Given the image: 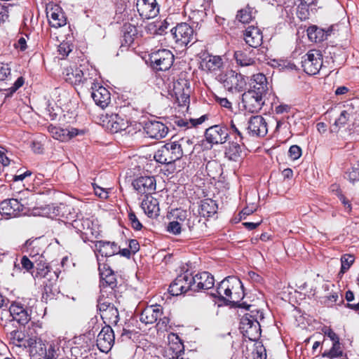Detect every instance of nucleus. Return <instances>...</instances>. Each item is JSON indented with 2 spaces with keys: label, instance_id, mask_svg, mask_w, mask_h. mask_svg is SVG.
Instances as JSON below:
<instances>
[{
  "label": "nucleus",
  "instance_id": "obj_35",
  "mask_svg": "<svg viewBox=\"0 0 359 359\" xmlns=\"http://www.w3.org/2000/svg\"><path fill=\"white\" fill-rule=\"evenodd\" d=\"M25 247L32 258H34L37 255L41 256L43 252V250L41 247L40 238L27 240L25 242Z\"/></svg>",
  "mask_w": 359,
  "mask_h": 359
},
{
  "label": "nucleus",
  "instance_id": "obj_2",
  "mask_svg": "<svg viewBox=\"0 0 359 359\" xmlns=\"http://www.w3.org/2000/svg\"><path fill=\"white\" fill-rule=\"evenodd\" d=\"M35 278L43 279V292L42 298L46 301L52 299L58 293L55 282L57 276L48 266H42L36 269Z\"/></svg>",
  "mask_w": 359,
  "mask_h": 359
},
{
  "label": "nucleus",
  "instance_id": "obj_27",
  "mask_svg": "<svg viewBox=\"0 0 359 359\" xmlns=\"http://www.w3.org/2000/svg\"><path fill=\"white\" fill-rule=\"evenodd\" d=\"M176 341H170L164 351L165 359H189L184 357V348L183 343L176 337Z\"/></svg>",
  "mask_w": 359,
  "mask_h": 359
},
{
  "label": "nucleus",
  "instance_id": "obj_9",
  "mask_svg": "<svg viewBox=\"0 0 359 359\" xmlns=\"http://www.w3.org/2000/svg\"><path fill=\"white\" fill-rule=\"evenodd\" d=\"M266 95L259 94L255 90H248L242 95L243 106L246 111L257 113L264 104V97Z\"/></svg>",
  "mask_w": 359,
  "mask_h": 359
},
{
  "label": "nucleus",
  "instance_id": "obj_58",
  "mask_svg": "<svg viewBox=\"0 0 359 359\" xmlns=\"http://www.w3.org/2000/svg\"><path fill=\"white\" fill-rule=\"evenodd\" d=\"M233 296H232V290L230 283V280L229 281V285L226 287V291L224 294V297H222V303L224 305H230L233 304Z\"/></svg>",
  "mask_w": 359,
  "mask_h": 359
},
{
  "label": "nucleus",
  "instance_id": "obj_15",
  "mask_svg": "<svg viewBox=\"0 0 359 359\" xmlns=\"http://www.w3.org/2000/svg\"><path fill=\"white\" fill-rule=\"evenodd\" d=\"M114 333L109 325L102 327L97 337V346L104 353L111 350L114 344Z\"/></svg>",
  "mask_w": 359,
  "mask_h": 359
},
{
  "label": "nucleus",
  "instance_id": "obj_28",
  "mask_svg": "<svg viewBox=\"0 0 359 359\" xmlns=\"http://www.w3.org/2000/svg\"><path fill=\"white\" fill-rule=\"evenodd\" d=\"M332 29V26L327 28H320L316 25H312L308 27L307 35L311 41L319 43L326 40L331 34Z\"/></svg>",
  "mask_w": 359,
  "mask_h": 359
},
{
  "label": "nucleus",
  "instance_id": "obj_57",
  "mask_svg": "<svg viewBox=\"0 0 359 359\" xmlns=\"http://www.w3.org/2000/svg\"><path fill=\"white\" fill-rule=\"evenodd\" d=\"M128 219L130 222V224H131V226L135 229V230H140L142 229V224H141V222L139 221L138 218L137 217L136 215L135 214L134 212L133 211H130L129 213H128Z\"/></svg>",
  "mask_w": 359,
  "mask_h": 359
},
{
  "label": "nucleus",
  "instance_id": "obj_53",
  "mask_svg": "<svg viewBox=\"0 0 359 359\" xmlns=\"http://www.w3.org/2000/svg\"><path fill=\"white\" fill-rule=\"evenodd\" d=\"M176 100L180 107H185L189 104V95L184 92H175Z\"/></svg>",
  "mask_w": 359,
  "mask_h": 359
},
{
  "label": "nucleus",
  "instance_id": "obj_51",
  "mask_svg": "<svg viewBox=\"0 0 359 359\" xmlns=\"http://www.w3.org/2000/svg\"><path fill=\"white\" fill-rule=\"evenodd\" d=\"M346 175L350 182H354L359 180V161L353 164L351 170L346 172Z\"/></svg>",
  "mask_w": 359,
  "mask_h": 359
},
{
  "label": "nucleus",
  "instance_id": "obj_23",
  "mask_svg": "<svg viewBox=\"0 0 359 359\" xmlns=\"http://www.w3.org/2000/svg\"><path fill=\"white\" fill-rule=\"evenodd\" d=\"M243 39L246 44L256 49L262 43L263 36L261 30L256 26H248L243 31Z\"/></svg>",
  "mask_w": 359,
  "mask_h": 359
},
{
  "label": "nucleus",
  "instance_id": "obj_55",
  "mask_svg": "<svg viewBox=\"0 0 359 359\" xmlns=\"http://www.w3.org/2000/svg\"><path fill=\"white\" fill-rule=\"evenodd\" d=\"M182 226L183 224L180 222L172 221L168 224L167 226V231L170 233L177 235L180 233Z\"/></svg>",
  "mask_w": 359,
  "mask_h": 359
},
{
  "label": "nucleus",
  "instance_id": "obj_34",
  "mask_svg": "<svg viewBox=\"0 0 359 359\" xmlns=\"http://www.w3.org/2000/svg\"><path fill=\"white\" fill-rule=\"evenodd\" d=\"M230 283L232 290L233 304L238 303L244 297L243 285L241 280L236 277L230 278Z\"/></svg>",
  "mask_w": 359,
  "mask_h": 359
},
{
  "label": "nucleus",
  "instance_id": "obj_63",
  "mask_svg": "<svg viewBox=\"0 0 359 359\" xmlns=\"http://www.w3.org/2000/svg\"><path fill=\"white\" fill-rule=\"evenodd\" d=\"M309 7L310 6L298 4L297 13H298L300 19L306 20V18H308V16L309 15Z\"/></svg>",
  "mask_w": 359,
  "mask_h": 359
},
{
  "label": "nucleus",
  "instance_id": "obj_48",
  "mask_svg": "<svg viewBox=\"0 0 359 359\" xmlns=\"http://www.w3.org/2000/svg\"><path fill=\"white\" fill-rule=\"evenodd\" d=\"M354 257L351 255L346 254L343 255L341 258V266L340 273L346 272L354 262Z\"/></svg>",
  "mask_w": 359,
  "mask_h": 359
},
{
  "label": "nucleus",
  "instance_id": "obj_29",
  "mask_svg": "<svg viewBox=\"0 0 359 359\" xmlns=\"http://www.w3.org/2000/svg\"><path fill=\"white\" fill-rule=\"evenodd\" d=\"M194 292L201 290H208L212 288L215 284V279L212 275L209 272L203 271L194 276Z\"/></svg>",
  "mask_w": 359,
  "mask_h": 359
},
{
  "label": "nucleus",
  "instance_id": "obj_32",
  "mask_svg": "<svg viewBox=\"0 0 359 359\" xmlns=\"http://www.w3.org/2000/svg\"><path fill=\"white\" fill-rule=\"evenodd\" d=\"M222 65V60L219 56L204 55L202 58L200 66L203 70L213 72L219 69Z\"/></svg>",
  "mask_w": 359,
  "mask_h": 359
},
{
  "label": "nucleus",
  "instance_id": "obj_61",
  "mask_svg": "<svg viewBox=\"0 0 359 359\" xmlns=\"http://www.w3.org/2000/svg\"><path fill=\"white\" fill-rule=\"evenodd\" d=\"M11 72L8 64L0 63V81L6 80L11 76Z\"/></svg>",
  "mask_w": 359,
  "mask_h": 359
},
{
  "label": "nucleus",
  "instance_id": "obj_24",
  "mask_svg": "<svg viewBox=\"0 0 359 359\" xmlns=\"http://www.w3.org/2000/svg\"><path fill=\"white\" fill-rule=\"evenodd\" d=\"M163 314V309L160 305L147 306L140 313V320L145 325L156 323Z\"/></svg>",
  "mask_w": 359,
  "mask_h": 359
},
{
  "label": "nucleus",
  "instance_id": "obj_18",
  "mask_svg": "<svg viewBox=\"0 0 359 359\" xmlns=\"http://www.w3.org/2000/svg\"><path fill=\"white\" fill-rule=\"evenodd\" d=\"M144 129L149 137L156 140L165 137L168 132V128L164 123L156 120L148 121Z\"/></svg>",
  "mask_w": 359,
  "mask_h": 359
},
{
  "label": "nucleus",
  "instance_id": "obj_8",
  "mask_svg": "<svg viewBox=\"0 0 359 359\" xmlns=\"http://www.w3.org/2000/svg\"><path fill=\"white\" fill-rule=\"evenodd\" d=\"M171 35L175 39V43L180 47L187 46L194 39V31L193 28L186 22L177 24L171 30Z\"/></svg>",
  "mask_w": 359,
  "mask_h": 359
},
{
  "label": "nucleus",
  "instance_id": "obj_43",
  "mask_svg": "<svg viewBox=\"0 0 359 359\" xmlns=\"http://www.w3.org/2000/svg\"><path fill=\"white\" fill-rule=\"evenodd\" d=\"M10 343L18 346L22 347L25 346L26 334L24 332L20 330H14L9 333Z\"/></svg>",
  "mask_w": 359,
  "mask_h": 359
},
{
  "label": "nucleus",
  "instance_id": "obj_56",
  "mask_svg": "<svg viewBox=\"0 0 359 359\" xmlns=\"http://www.w3.org/2000/svg\"><path fill=\"white\" fill-rule=\"evenodd\" d=\"M212 169H218L220 170V165L216 161H208L206 164L208 175L212 178H215L219 174L214 173ZM216 172H217V171Z\"/></svg>",
  "mask_w": 359,
  "mask_h": 359
},
{
  "label": "nucleus",
  "instance_id": "obj_30",
  "mask_svg": "<svg viewBox=\"0 0 359 359\" xmlns=\"http://www.w3.org/2000/svg\"><path fill=\"white\" fill-rule=\"evenodd\" d=\"M141 208L149 217H157L159 215L158 201L151 195L145 196V198L142 201Z\"/></svg>",
  "mask_w": 359,
  "mask_h": 359
},
{
  "label": "nucleus",
  "instance_id": "obj_59",
  "mask_svg": "<svg viewBox=\"0 0 359 359\" xmlns=\"http://www.w3.org/2000/svg\"><path fill=\"white\" fill-rule=\"evenodd\" d=\"M288 154L292 160H297L302 156V149L298 145H292L289 149Z\"/></svg>",
  "mask_w": 359,
  "mask_h": 359
},
{
  "label": "nucleus",
  "instance_id": "obj_44",
  "mask_svg": "<svg viewBox=\"0 0 359 359\" xmlns=\"http://www.w3.org/2000/svg\"><path fill=\"white\" fill-rule=\"evenodd\" d=\"M83 73V81L81 83L83 84H90L91 86L97 87V85L99 83H95L97 76V71L95 69L90 67V68L82 69Z\"/></svg>",
  "mask_w": 359,
  "mask_h": 359
},
{
  "label": "nucleus",
  "instance_id": "obj_50",
  "mask_svg": "<svg viewBox=\"0 0 359 359\" xmlns=\"http://www.w3.org/2000/svg\"><path fill=\"white\" fill-rule=\"evenodd\" d=\"M230 278H231V276H229L224 278L222 281L220 282L218 287H217V297H218L219 301L221 302H222V297H224L226 287L229 285Z\"/></svg>",
  "mask_w": 359,
  "mask_h": 359
},
{
  "label": "nucleus",
  "instance_id": "obj_13",
  "mask_svg": "<svg viewBox=\"0 0 359 359\" xmlns=\"http://www.w3.org/2000/svg\"><path fill=\"white\" fill-rule=\"evenodd\" d=\"M205 136L208 143L224 144L229 136V129L224 125H215L206 129Z\"/></svg>",
  "mask_w": 359,
  "mask_h": 359
},
{
  "label": "nucleus",
  "instance_id": "obj_45",
  "mask_svg": "<svg viewBox=\"0 0 359 359\" xmlns=\"http://www.w3.org/2000/svg\"><path fill=\"white\" fill-rule=\"evenodd\" d=\"M343 355V351L340 346L339 340L334 341L332 348L328 351H325L322 354L323 358L333 359L335 358H340Z\"/></svg>",
  "mask_w": 359,
  "mask_h": 359
},
{
  "label": "nucleus",
  "instance_id": "obj_14",
  "mask_svg": "<svg viewBox=\"0 0 359 359\" xmlns=\"http://www.w3.org/2000/svg\"><path fill=\"white\" fill-rule=\"evenodd\" d=\"M9 312L13 320L21 325H25L31 320V310L20 301L12 302Z\"/></svg>",
  "mask_w": 359,
  "mask_h": 359
},
{
  "label": "nucleus",
  "instance_id": "obj_7",
  "mask_svg": "<svg viewBox=\"0 0 359 359\" xmlns=\"http://www.w3.org/2000/svg\"><path fill=\"white\" fill-rule=\"evenodd\" d=\"M322 65L323 55L319 50H311L302 58V67L307 74H318Z\"/></svg>",
  "mask_w": 359,
  "mask_h": 359
},
{
  "label": "nucleus",
  "instance_id": "obj_22",
  "mask_svg": "<svg viewBox=\"0 0 359 359\" xmlns=\"http://www.w3.org/2000/svg\"><path fill=\"white\" fill-rule=\"evenodd\" d=\"M72 224L78 232L81 233L83 236H86V238H88L90 236H96L97 234L96 226L89 218H76L72 221Z\"/></svg>",
  "mask_w": 359,
  "mask_h": 359
},
{
  "label": "nucleus",
  "instance_id": "obj_11",
  "mask_svg": "<svg viewBox=\"0 0 359 359\" xmlns=\"http://www.w3.org/2000/svg\"><path fill=\"white\" fill-rule=\"evenodd\" d=\"M97 308L100 312V316L104 323L116 325L119 320L118 309L114 305L109 302L106 299H98Z\"/></svg>",
  "mask_w": 359,
  "mask_h": 359
},
{
  "label": "nucleus",
  "instance_id": "obj_17",
  "mask_svg": "<svg viewBox=\"0 0 359 359\" xmlns=\"http://www.w3.org/2000/svg\"><path fill=\"white\" fill-rule=\"evenodd\" d=\"M248 133L252 136L264 137L268 133L267 123L262 116H252L248 121Z\"/></svg>",
  "mask_w": 359,
  "mask_h": 359
},
{
  "label": "nucleus",
  "instance_id": "obj_64",
  "mask_svg": "<svg viewBox=\"0 0 359 359\" xmlns=\"http://www.w3.org/2000/svg\"><path fill=\"white\" fill-rule=\"evenodd\" d=\"M95 194L102 199H106L108 198V191L95 184H93Z\"/></svg>",
  "mask_w": 359,
  "mask_h": 359
},
{
  "label": "nucleus",
  "instance_id": "obj_42",
  "mask_svg": "<svg viewBox=\"0 0 359 359\" xmlns=\"http://www.w3.org/2000/svg\"><path fill=\"white\" fill-rule=\"evenodd\" d=\"M351 116L352 111H349V110H343L340 113L339 117L335 120L333 126H332L331 130L337 133L340 128L344 127L348 123Z\"/></svg>",
  "mask_w": 359,
  "mask_h": 359
},
{
  "label": "nucleus",
  "instance_id": "obj_47",
  "mask_svg": "<svg viewBox=\"0 0 359 359\" xmlns=\"http://www.w3.org/2000/svg\"><path fill=\"white\" fill-rule=\"evenodd\" d=\"M69 207L64 203H60L59 205L53 207V216L60 217L62 218L69 219L67 212H69Z\"/></svg>",
  "mask_w": 359,
  "mask_h": 359
},
{
  "label": "nucleus",
  "instance_id": "obj_12",
  "mask_svg": "<svg viewBox=\"0 0 359 359\" xmlns=\"http://www.w3.org/2000/svg\"><path fill=\"white\" fill-rule=\"evenodd\" d=\"M97 262L99 264V271L100 276V292L104 296V293L107 292V289H110L111 292L117 285L116 275L110 268H107L105 264L102 267L100 264L101 259L97 256Z\"/></svg>",
  "mask_w": 359,
  "mask_h": 359
},
{
  "label": "nucleus",
  "instance_id": "obj_38",
  "mask_svg": "<svg viewBox=\"0 0 359 359\" xmlns=\"http://www.w3.org/2000/svg\"><path fill=\"white\" fill-rule=\"evenodd\" d=\"M256 12L254 8L247 6L238 11L236 19L243 24L250 23L255 19Z\"/></svg>",
  "mask_w": 359,
  "mask_h": 359
},
{
  "label": "nucleus",
  "instance_id": "obj_20",
  "mask_svg": "<svg viewBox=\"0 0 359 359\" xmlns=\"http://www.w3.org/2000/svg\"><path fill=\"white\" fill-rule=\"evenodd\" d=\"M24 206L18 200L9 198L3 201L0 203V212L3 215L10 217H15L22 215Z\"/></svg>",
  "mask_w": 359,
  "mask_h": 359
},
{
  "label": "nucleus",
  "instance_id": "obj_36",
  "mask_svg": "<svg viewBox=\"0 0 359 359\" xmlns=\"http://www.w3.org/2000/svg\"><path fill=\"white\" fill-rule=\"evenodd\" d=\"M180 149V153L183 156L186 154H191L193 153L194 147V140L189 137H183L178 140L174 141Z\"/></svg>",
  "mask_w": 359,
  "mask_h": 359
},
{
  "label": "nucleus",
  "instance_id": "obj_10",
  "mask_svg": "<svg viewBox=\"0 0 359 359\" xmlns=\"http://www.w3.org/2000/svg\"><path fill=\"white\" fill-rule=\"evenodd\" d=\"M235 60L241 67H252L255 68L257 62L264 59V55L260 53L259 49H252L251 50L236 51L234 53Z\"/></svg>",
  "mask_w": 359,
  "mask_h": 359
},
{
  "label": "nucleus",
  "instance_id": "obj_31",
  "mask_svg": "<svg viewBox=\"0 0 359 359\" xmlns=\"http://www.w3.org/2000/svg\"><path fill=\"white\" fill-rule=\"evenodd\" d=\"M49 24L55 28L61 27L66 25L67 19L60 8H51L47 12Z\"/></svg>",
  "mask_w": 359,
  "mask_h": 359
},
{
  "label": "nucleus",
  "instance_id": "obj_5",
  "mask_svg": "<svg viewBox=\"0 0 359 359\" xmlns=\"http://www.w3.org/2000/svg\"><path fill=\"white\" fill-rule=\"evenodd\" d=\"M180 149L174 141H171L163 145L154 154L155 160L161 164H171L182 156Z\"/></svg>",
  "mask_w": 359,
  "mask_h": 359
},
{
  "label": "nucleus",
  "instance_id": "obj_1",
  "mask_svg": "<svg viewBox=\"0 0 359 359\" xmlns=\"http://www.w3.org/2000/svg\"><path fill=\"white\" fill-rule=\"evenodd\" d=\"M248 313L242 317L240 323V330L243 336L250 341H257L261 336L260 321L264 319L263 313L252 306L248 305Z\"/></svg>",
  "mask_w": 359,
  "mask_h": 359
},
{
  "label": "nucleus",
  "instance_id": "obj_26",
  "mask_svg": "<svg viewBox=\"0 0 359 359\" xmlns=\"http://www.w3.org/2000/svg\"><path fill=\"white\" fill-rule=\"evenodd\" d=\"M97 257H109L118 254L119 246L114 242L98 241L95 244Z\"/></svg>",
  "mask_w": 359,
  "mask_h": 359
},
{
  "label": "nucleus",
  "instance_id": "obj_4",
  "mask_svg": "<svg viewBox=\"0 0 359 359\" xmlns=\"http://www.w3.org/2000/svg\"><path fill=\"white\" fill-rule=\"evenodd\" d=\"M219 77L224 88L231 93L243 91L246 86L245 77L232 70L225 74L219 75Z\"/></svg>",
  "mask_w": 359,
  "mask_h": 359
},
{
  "label": "nucleus",
  "instance_id": "obj_6",
  "mask_svg": "<svg viewBox=\"0 0 359 359\" xmlns=\"http://www.w3.org/2000/svg\"><path fill=\"white\" fill-rule=\"evenodd\" d=\"M194 278L188 271L179 275L169 287V292L173 296H178L191 290L194 292Z\"/></svg>",
  "mask_w": 359,
  "mask_h": 359
},
{
  "label": "nucleus",
  "instance_id": "obj_39",
  "mask_svg": "<svg viewBox=\"0 0 359 359\" xmlns=\"http://www.w3.org/2000/svg\"><path fill=\"white\" fill-rule=\"evenodd\" d=\"M83 76L82 69L79 67L71 68L67 69L65 80L72 84L77 85L83 81Z\"/></svg>",
  "mask_w": 359,
  "mask_h": 359
},
{
  "label": "nucleus",
  "instance_id": "obj_16",
  "mask_svg": "<svg viewBox=\"0 0 359 359\" xmlns=\"http://www.w3.org/2000/svg\"><path fill=\"white\" fill-rule=\"evenodd\" d=\"M133 187L141 195H151L156 190V180L152 176H141L134 180Z\"/></svg>",
  "mask_w": 359,
  "mask_h": 359
},
{
  "label": "nucleus",
  "instance_id": "obj_62",
  "mask_svg": "<svg viewBox=\"0 0 359 359\" xmlns=\"http://www.w3.org/2000/svg\"><path fill=\"white\" fill-rule=\"evenodd\" d=\"M230 129H231V132L229 131V135L230 134H231V135L235 134L236 135L235 137H237L238 141L239 142H241V144H243V135L241 133V131L238 129V128L236 127V126L234 123L233 120H231L230 121Z\"/></svg>",
  "mask_w": 359,
  "mask_h": 359
},
{
  "label": "nucleus",
  "instance_id": "obj_33",
  "mask_svg": "<svg viewBox=\"0 0 359 359\" xmlns=\"http://www.w3.org/2000/svg\"><path fill=\"white\" fill-rule=\"evenodd\" d=\"M253 83L251 90H255L259 94L266 95L269 90V83L264 74L259 73L252 75Z\"/></svg>",
  "mask_w": 359,
  "mask_h": 359
},
{
  "label": "nucleus",
  "instance_id": "obj_52",
  "mask_svg": "<svg viewBox=\"0 0 359 359\" xmlns=\"http://www.w3.org/2000/svg\"><path fill=\"white\" fill-rule=\"evenodd\" d=\"M339 297H341V299L342 298V295L339 292H332L330 294L325 296L324 297V304L327 306H332L339 300Z\"/></svg>",
  "mask_w": 359,
  "mask_h": 359
},
{
  "label": "nucleus",
  "instance_id": "obj_3",
  "mask_svg": "<svg viewBox=\"0 0 359 359\" xmlns=\"http://www.w3.org/2000/svg\"><path fill=\"white\" fill-rule=\"evenodd\" d=\"M174 55L168 49H159L149 55L151 67L155 71H167L172 65Z\"/></svg>",
  "mask_w": 359,
  "mask_h": 359
},
{
  "label": "nucleus",
  "instance_id": "obj_49",
  "mask_svg": "<svg viewBox=\"0 0 359 359\" xmlns=\"http://www.w3.org/2000/svg\"><path fill=\"white\" fill-rule=\"evenodd\" d=\"M191 213L185 210L176 209L172 212V216L176 221L180 222L183 225L184 224L187 217Z\"/></svg>",
  "mask_w": 359,
  "mask_h": 359
},
{
  "label": "nucleus",
  "instance_id": "obj_19",
  "mask_svg": "<svg viewBox=\"0 0 359 359\" xmlns=\"http://www.w3.org/2000/svg\"><path fill=\"white\" fill-rule=\"evenodd\" d=\"M136 7L140 15L146 19L156 17L159 11L156 0H137Z\"/></svg>",
  "mask_w": 359,
  "mask_h": 359
},
{
  "label": "nucleus",
  "instance_id": "obj_21",
  "mask_svg": "<svg viewBox=\"0 0 359 359\" xmlns=\"http://www.w3.org/2000/svg\"><path fill=\"white\" fill-rule=\"evenodd\" d=\"M106 128L111 133H116L126 130L128 127V122L118 114H107L103 120Z\"/></svg>",
  "mask_w": 359,
  "mask_h": 359
},
{
  "label": "nucleus",
  "instance_id": "obj_41",
  "mask_svg": "<svg viewBox=\"0 0 359 359\" xmlns=\"http://www.w3.org/2000/svg\"><path fill=\"white\" fill-rule=\"evenodd\" d=\"M235 140L236 142L230 143L229 147L226 149L225 156L231 161H236L241 153L240 145L241 143L238 141L236 137H235Z\"/></svg>",
  "mask_w": 359,
  "mask_h": 359
},
{
  "label": "nucleus",
  "instance_id": "obj_54",
  "mask_svg": "<svg viewBox=\"0 0 359 359\" xmlns=\"http://www.w3.org/2000/svg\"><path fill=\"white\" fill-rule=\"evenodd\" d=\"M25 83V79L22 76H20L18 78V79L15 81V83L13 84V86L8 89H5V90L7 92V95H12L13 93H15L20 87L23 86Z\"/></svg>",
  "mask_w": 359,
  "mask_h": 359
},
{
  "label": "nucleus",
  "instance_id": "obj_60",
  "mask_svg": "<svg viewBox=\"0 0 359 359\" xmlns=\"http://www.w3.org/2000/svg\"><path fill=\"white\" fill-rule=\"evenodd\" d=\"M22 269L27 272H32L34 268V262L31 261L27 256H23L20 259Z\"/></svg>",
  "mask_w": 359,
  "mask_h": 359
},
{
  "label": "nucleus",
  "instance_id": "obj_40",
  "mask_svg": "<svg viewBox=\"0 0 359 359\" xmlns=\"http://www.w3.org/2000/svg\"><path fill=\"white\" fill-rule=\"evenodd\" d=\"M217 205L215 201L205 199L201 202L200 214L203 217H211L217 212Z\"/></svg>",
  "mask_w": 359,
  "mask_h": 359
},
{
  "label": "nucleus",
  "instance_id": "obj_37",
  "mask_svg": "<svg viewBox=\"0 0 359 359\" xmlns=\"http://www.w3.org/2000/svg\"><path fill=\"white\" fill-rule=\"evenodd\" d=\"M123 37L126 43L131 44L136 35L137 34V29L135 25L130 22H126L122 27Z\"/></svg>",
  "mask_w": 359,
  "mask_h": 359
},
{
  "label": "nucleus",
  "instance_id": "obj_25",
  "mask_svg": "<svg viewBox=\"0 0 359 359\" xmlns=\"http://www.w3.org/2000/svg\"><path fill=\"white\" fill-rule=\"evenodd\" d=\"M91 96L95 103L102 109L105 108L111 102V94L109 91L102 86L97 85V87L91 86Z\"/></svg>",
  "mask_w": 359,
  "mask_h": 359
},
{
  "label": "nucleus",
  "instance_id": "obj_46",
  "mask_svg": "<svg viewBox=\"0 0 359 359\" xmlns=\"http://www.w3.org/2000/svg\"><path fill=\"white\" fill-rule=\"evenodd\" d=\"M48 131L52 135L53 137L60 141H65L67 140V130L62 128L50 126L48 127Z\"/></svg>",
  "mask_w": 359,
  "mask_h": 359
}]
</instances>
